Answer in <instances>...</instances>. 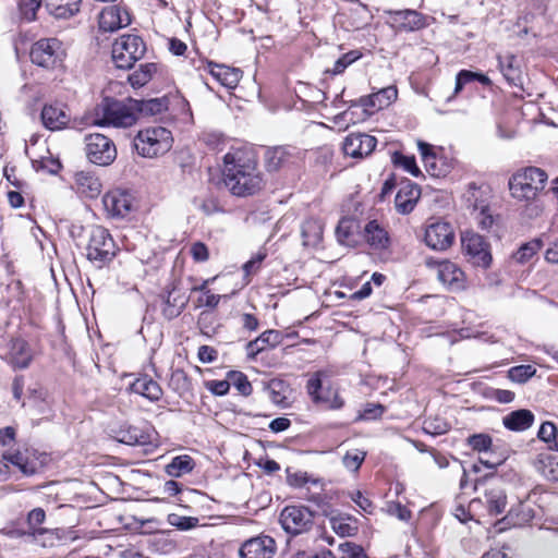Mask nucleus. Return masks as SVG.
Segmentation results:
<instances>
[{
    "label": "nucleus",
    "instance_id": "obj_52",
    "mask_svg": "<svg viewBox=\"0 0 558 558\" xmlns=\"http://www.w3.org/2000/svg\"><path fill=\"white\" fill-rule=\"evenodd\" d=\"M392 161L396 166L403 168L413 177H418L421 174V170L416 166L414 156H405L401 153H395L392 156Z\"/></svg>",
    "mask_w": 558,
    "mask_h": 558
},
{
    "label": "nucleus",
    "instance_id": "obj_28",
    "mask_svg": "<svg viewBox=\"0 0 558 558\" xmlns=\"http://www.w3.org/2000/svg\"><path fill=\"white\" fill-rule=\"evenodd\" d=\"M478 191L480 187H477L475 183H470L466 201L469 202L470 206L473 207L476 214L475 218L481 229L489 230L494 225V218L493 215L489 213V208L486 205L477 204L476 194Z\"/></svg>",
    "mask_w": 558,
    "mask_h": 558
},
{
    "label": "nucleus",
    "instance_id": "obj_48",
    "mask_svg": "<svg viewBox=\"0 0 558 558\" xmlns=\"http://www.w3.org/2000/svg\"><path fill=\"white\" fill-rule=\"evenodd\" d=\"M450 429L449 423L440 416H429L423 422V430L432 436L446 434Z\"/></svg>",
    "mask_w": 558,
    "mask_h": 558
},
{
    "label": "nucleus",
    "instance_id": "obj_26",
    "mask_svg": "<svg viewBox=\"0 0 558 558\" xmlns=\"http://www.w3.org/2000/svg\"><path fill=\"white\" fill-rule=\"evenodd\" d=\"M295 148L290 146H277L268 148L265 153V165L268 171H278L291 163Z\"/></svg>",
    "mask_w": 558,
    "mask_h": 558
},
{
    "label": "nucleus",
    "instance_id": "obj_22",
    "mask_svg": "<svg viewBox=\"0 0 558 558\" xmlns=\"http://www.w3.org/2000/svg\"><path fill=\"white\" fill-rule=\"evenodd\" d=\"M76 192L86 198H96L100 195L102 184L97 175L89 171H78L74 174Z\"/></svg>",
    "mask_w": 558,
    "mask_h": 558
},
{
    "label": "nucleus",
    "instance_id": "obj_63",
    "mask_svg": "<svg viewBox=\"0 0 558 558\" xmlns=\"http://www.w3.org/2000/svg\"><path fill=\"white\" fill-rule=\"evenodd\" d=\"M557 428L551 422H544L538 429V438L545 442H550L555 439Z\"/></svg>",
    "mask_w": 558,
    "mask_h": 558
},
{
    "label": "nucleus",
    "instance_id": "obj_19",
    "mask_svg": "<svg viewBox=\"0 0 558 558\" xmlns=\"http://www.w3.org/2000/svg\"><path fill=\"white\" fill-rule=\"evenodd\" d=\"M99 28L105 32H116L131 24L130 13L119 7L111 5L105 8L99 14Z\"/></svg>",
    "mask_w": 558,
    "mask_h": 558
},
{
    "label": "nucleus",
    "instance_id": "obj_51",
    "mask_svg": "<svg viewBox=\"0 0 558 558\" xmlns=\"http://www.w3.org/2000/svg\"><path fill=\"white\" fill-rule=\"evenodd\" d=\"M535 373L536 368L533 365H518L508 371V377L514 383L523 384L532 378Z\"/></svg>",
    "mask_w": 558,
    "mask_h": 558
},
{
    "label": "nucleus",
    "instance_id": "obj_59",
    "mask_svg": "<svg viewBox=\"0 0 558 558\" xmlns=\"http://www.w3.org/2000/svg\"><path fill=\"white\" fill-rule=\"evenodd\" d=\"M190 253L197 263H204L209 258V251L203 242H195L191 245Z\"/></svg>",
    "mask_w": 558,
    "mask_h": 558
},
{
    "label": "nucleus",
    "instance_id": "obj_53",
    "mask_svg": "<svg viewBox=\"0 0 558 558\" xmlns=\"http://www.w3.org/2000/svg\"><path fill=\"white\" fill-rule=\"evenodd\" d=\"M228 378L241 395L247 397L252 393V385L243 373L230 372Z\"/></svg>",
    "mask_w": 558,
    "mask_h": 558
},
{
    "label": "nucleus",
    "instance_id": "obj_8",
    "mask_svg": "<svg viewBox=\"0 0 558 558\" xmlns=\"http://www.w3.org/2000/svg\"><path fill=\"white\" fill-rule=\"evenodd\" d=\"M282 529L292 535L307 532L314 523V513L306 507L288 506L280 513Z\"/></svg>",
    "mask_w": 558,
    "mask_h": 558
},
{
    "label": "nucleus",
    "instance_id": "obj_3",
    "mask_svg": "<svg viewBox=\"0 0 558 558\" xmlns=\"http://www.w3.org/2000/svg\"><path fill=\"white\" fill-rule=\"evenodd\" d=\"M132 100L130 98L124 102L108 97L104 98L95 108L93 124L113 128H130L134 125L137 121V113Z\"/></svg>",
    "mask_w": 558,
    "mask_h": 558
},
{
    "label": "nucleus",
    "instance_id": "obj_6",
    "mask_svg": "<svg viewBox=\"0 0 558 558\" xmlns=\"http://www.w3.org/2000/svg\"><path fill=\"white\" fill-rule=\"evenodd\" d=\"M146 52L142 37L133 34L122 35L112 45V60L119 69H131Z\"/></svg>",
    "mask_w": 558,
    "mask_h": 558
},
{
    "label": "nucleus",
    "instance_id": "obj_31",
    "mask_svg": "<svg viewBox=\"0 0 558 558\" xmlns=\"http://www.w3.org/2000/svg\"><path fill=\"white\" fill-rule=\"evenodd\" d=\"M364 238L374 250H385L389 245L388 232L376 221L372 220L364 228Z\"/></svg>",
    "mask_w": 558,
    "mask_h": 558
},
{
    "label": "nucleus",
    "instance_id": "obj_61",
    "mask_svg": "<svg viewBox=\"0 0 558 558\" xmlns=\"http://www.w3.org/2000/svg\"><path fill=\"white\" fill-rule=\"evenodd\" d=\"M222 298H227V295L214 294L211 291H206L202 296L197 299L198 306H206L208 308H216Z\"/></svg>",
    "mask_w": 558,
    "mask_h": 558
},
{
    "label": "nucleus",
    "instance_id": "obj_39",
    "mask_svg": "<svg viewBox=\"0 0 558 558\" xmlns=\"http://www.w3.org/2000/svg\"><path fill=\"white\" fill-rule=\"evenodd\" d=\"M137 116L140 113L145 116H156L168 109V100L166 98H153L147 100H132Z\"/></svg>",
    "mask_w": 558,
    "mask_h": 558
},
{
    "label": "nucleus",
    "instance_id": "obj_21",
    "mask_svg": "<svg viewBox=\"0 0 558 558\" xmlns=\"http://www.w3.org/2000/svg\"><path fill=\"white\" fill-rule=\"evenodd\" d=\"M397 88L388 86L368 96L361 97L356 105L363 107L366 111L380 110L390 106L397 99Z\"/></svg>",
    "mask_w": 558,
    "mask_h": 558
},
{
    "label": "nucleus",
    "instance_id": "obj_44",
    "mask_svg": "<svg viewBox=\"0 0 558 558\" xmlns=\"http://www.w3.org/2000/svg\"><path fill=\"white\" fill-rule=\"evenodd\" d=\"M266 391L272 403L280 407H286L288 404L287 393L289 391V386L283 380H270L266 386Z\"/></svg>",
    "mask_w": 558,
    "mask_h": 558
},
{
    "label": "nucleus",
    "instance_id": "obj_46",
    "mask_svg": "<svg viewBox=\"0 0 558 558\" xmlns=\"http://www.w3.org/2000/svg\"><path fill=\"white\" fill-rule=\"evenodd\" d=\"M156 71L157 65L155 63L142 64L138 70L129 75V82L133 87H142L151 80Z\"/></svg>",
    "mask_w": 558,
    "mask_h": 558
},
{
    "label": "nucleus",
    "instance_id": "obj_29",
    "mask_svg": "<svg viewBox=\"0 0 558 558\" xmlns=\"http://www.w3.org/2000/svg\"><path fill=\"white\" fill-rule=\"evenodd\" d=\"M207 68L217 82L230 89L236 87L242 77V72L239 69L230 68L225 64L209 62Z\"/></svg>",
    "mask_w": 558,
    "mask_h": 558
},
{
    "label": "nucleus",
    "instance_id": "obj_54",
    "mask_svg": "<svg viewBox=\"0 0 558 558\" xmlns=\"http://www.w3.org/2000/svg\"><path fill=\"white\" fill-rule=\"evenodd\" d=\"M168 522L181 531L194 529L198 524V519L194 517H183L179 514H169Z\"/></svg>",
    "mask_w": 558,
    "mask_h": 558
},
{
    "label": "nucleus",
    "instance_id": "obj_1",
    "mask_svg": "<svg viewBox=\"0 0 558 558\" xmlns=\"http://www.w3.org/2000/svg\"><path fill=\"white\" fill-rule=\"evenodd\" d=\"M223 182L230 193L247 197L260 192L265 185L255 154L248 149L235 148L223 157Z\"/></svg>",
    "mask_w": 558,
    "mask_h": 558
},
{
    "label": "nucleus",
    "instance_id": "obj_55",
    "mask_svg": "<svg viewBox=\"0 0 558 558\" xmlns=\"http://www.w3.org/2000/svg\"><path fill=\"white\" fill-rule=\"evenodd\" d=\"M468 444L473 450L488 451L492 447V437L487 434H474L468 438Z\"/></svg>",
    "mask_w": 558,
    "mask_h": 558
},
{
    "label": "nucleus",
    "instance_id": "obj_12",
    "mask_svg": "<svg viewBox=\"0 0 558 558\" xmlns=\"http://www.w3.org/2000/svg\"><path fill=\"white\" fill-rule=\"evenodd\" d=\"M31 60L43 68H53L61 61V44L56 38L36 41L31 49Z\"/></svg>",
    "mask_w": 558,
    "mask_h": 558
},
{
    "label": "nucleus",
    "instance_id": "obj_36",
    "mask_svg": "<svg viewBox=\"0 0 558 558\" xmlns=\"http://www.w3.org/2000/svg\"><path fill=\"white\" fill-rule=\"evenodd\" d=\"M303 245L314 247L323 239V225L316 219H306L301 227Z\"/></svg>",
    "mask_w": 558,
    "mask_h": 558
},
{
    "label": "nucleus",
    "instance_id": "obj_15",
    "mask_svg": "<svg viewBox=\"0 0 558 558\" xmlns=\"http://www.w3.org/2000/svg\"><path fill=\"white\" fill-rule=\"evenodd\" d=\"M377 144L376 137L365 133H350L342 143L345 156L362 159L373 153Z\"/></svg>",
    "mask_w": 558,
    "mask_h": 558
},
{
    "label": "nucleus",
    "instance_id": "obj_17",
    "mask_svg": "<svg viewBox=\"0 0 558 558\" xmlns=\"http://www.w3.org/2000/svg\"><path fill=\"white\" fill-rule=\"evenodd\" d=\"M391 25L399 32H415L427 26L426 16L415 10L388 11Z\"/></svg>",
    "mask_w": 558,
    "mask_h": 558
},
{
    "label": "nucleus",
    "instance_id": "obj_27",
    "mask_svg": "<svg viewBox=\"0 0 558 558\" xmlns=\"http://www.w3.org/2000/svg\"><path fill=\"white\" fill-rule=\"evenodd\" d=\"M132 392L143 396L151 402L160 400L163 395L160 385L148 375H141L130 386Z\"/></svg>",
    "mask_w": 558,
    "mask_h": 558
},
{
    "label": "nucleus",
    "instance_id": "obj_41",
    "mask_svg": "<svg viewBox=\"0 0 558 558\" xmlns=\"http://www.w3.org/2000/svg\"><path fill=\"white\" fill-rule=\"evenodd\" d=\"M543 247L541 239H533L522 244L517 252L512 254V259L518 264L529 263Z\"/></svg>",
    "mask_w": 558,
    "mask_h": 558
},
{
    "label": "nucleus",
    "instance_id": "obj_23",
    "mask_svg": "<svg viewBox=\"0 0 558 558\" xmlns=\"http://www.w3.org/2000/svg\"><path fill=\"white\" fill-rule=\"evenodd\" d=\"M34 357V352L28 342L22 338H15L10 343L9 361L14 368H27Z\"/></svg>",
    "mask_w": 558,
    "mask_h": 558
},
{
    "label": "nucleus",
    "instance_id": "obj_38",
    "mask_svg": "<svg viewBox=\"0 0 558 558\" xmlns=\"http://www.w3.org/2000/svg\"><path fill=\"white\" fill-rule=\"evenodd\" d=\"M34 541L43 547H52L60 542L64 535V532L59 529H44L34 527L32 532H27Z\"/></svg>",
    "mask_w": 558,
    "mask_h": 558
},
{
    "label": "nucleus",
    "instance_id": "obj_37",
    "mask_svg": "<svg viewBox=\"0 0 558 558\" xmlns=\"http://www.w3.org/2000/svg\"><path fill=\"white\" fill-rule=\"evenodd\" d=\"M195 468L193 458L189 454L174 457L170 463L166 465V473L171 477H181L189 474Z\"/></svg>",
    "mask_w": 558,
    "mask_h": 558
},
{
    "label": "nucleus",
    "instance_id": "obj_64",
    "mask_svg": "<svg viewBox=\"0 0 558 558\" xmlns=\"http://www.w3.org/2000/svg\"><path fill=\"white\" fill-rule=\"evenodd\" d=\"M198 359L202 363H213L218 357L216 349L209 345H202L198 348Z\"/></svg>",
    "mask_w": 558,
    "mask_h": 558
},
{
    "label": "nucleus",
    "instance_id": "obj_30",
    "mask_svg": "<svg viewBox=\"0 0 558 558\" xmlns=\"http://www.w3.org/2000/svg\"><path fill=\"white\" fill-rule=\"evenodd\" d=\"M499 69L511 86L522 85V73L514 54L507 53L498 57Z\"/></svg>",
    "mask_w": 558,
    "mask_h": 558
},
{
    "label": "nucleus",
    "instance_id": "obj_62",
    "mask_svg": "<svg viewBox=\"0 0 558 558\" xmlns=\"http://www.w3.org/2000/svg\"><path fill=\"white\" fill-rule=\"evenodd\" d=\"M46 519V512L43 508H35L29 511L27 515V523L29 525V532L33 531L34 527H38L41 523H44Z\"/></svg>",
    "mask_w": 558,
    "mask_h": 558
},
{
    "label": "nucleus",
    "instance_id": "obj_40",
    "mask_svg": "<svg viewBox=\"0 0 558 558\" xmlns=\"http://www.w3.org/2000/svg\"><path fill=\"white\" fill-rule=\"evenodd\" d=\"M330 526L332 531L341 537L354 536L359 531L356 521L351 517H332L330 518Z\"/></svg>",
    "mask_w": 558,
    "mask_h": 558
},
{
    "label": "nucleus",
    "instance_id": "obj_60",
    "mask_svg": "<svg viewBox=\"0 0 558 558\" xmlns=\"http://www.w3.org/2000/svg\"><path fill=\"white\" fill-rule=\"evenodd\" d=\"M205 387L211 393L216 396H225L228 393L230 389L229 380H207L205 381Z\"/></svg>",
    "mask_w": 558,
    "mask_h": 558
},
{
    "label": "nucleus",
    "instance_id": "obj_11",
    "mask_svg": "<svg viewBox=\"0 0 558 558\" xmlns=\"http://www.w3.org/2000/svg\"><path fill=\"white\" fill-rule=\"evenodd\" d=\"M102 204L108 216L112 218H124L135 208L134 196L121 189L107 192L102 197Z\"/></svg>",
    "mask_w": 558,
    "mask_h": 558
},
{
    "label": "nucleus",
    "instance_id": "obj_42",
    "mask_svg": "<svg viewBox=\"0 0 558 558\" xmlns=\"http://www.w3.org/2000/svg\"><path fill=\"white\" fill-rule=\"evenodd\" d=\"M417 147L427 171L434 177L441 175L442 171L437 165V156L434 147L422 141L417 143Z\"/></svg>",
    "mask_w": 558,
    "mask_h": 558
},
{
    "label": "nucleus",
    "instance_id": "obj_35",
    "mask_svg": "<svg viewBox=\"0 0 558 558\" xmlns=\"http://www.w3.org/2000/svg\"><path fill=\"white\" fill-rule=\"evenodd\" d=\"M281 342V333L277 330H266L255 340L247 343V351L250 355L255 356L264 351L268 345L276 347Z\"/></svg>",
    "mask_w": 558,
    "mask_h": 558
},
{
    "label": "nucleus",
    "instance_id": "obj_10",
    "mask_svg": "<svg viewBox=\"0 0 558 558\" xmlns=\"http://www.w3.org/2000/svg\"><path fill=\"white\" fill-rule=\"evenodd\" d=\"M326 377H328L327 371L313 373L306 383V392L314 404L324 405L329 410H339L344 405V401L338 391H335L332 397L322 393L323 379Z\"/></svg>",
    "mask_w": 558,
    "mask_h": 558
},
{
    "label": "nucleus",
    "instance_id": "obj_14",
    "mask_svg": "<svg viewBox=\"0 0 558 558\" xmlns=\"http://www.w3.org/2000/svg\"><path fill=\"white\" fill-rule=\"evenodd\" d=\"M424 241L432 250L446 251L454 242V230L449 222H433L425 229Z\"/></svg>",
    "mask_w": 558,
    "mask_h": 558
},
{
    "label": "nucleus",
    "instance_id": "obj_33",
    "mask_svg": "<svg viewBox=\"0 0 558 558\" xmlns=\"http://www.w3.org/2000/svg\"><path fill=\"white\" fill-rule=\"evenodd\" d=\"M82 0H49L48 13L56 19H70L80 11Z\"/></svg>",
    "mask_w": 558,
    "mask_h": 558
},
{
    "label": "nucleus",
    "instance_id": "obj_49",
    "mask_svg": "<svg viewBox=\"0 0 558 558\" xmlns=\"http://www.w3.org/2000/svg\"><path fill=\"white\" fill-rule=\"evenodd\" d=\"M366 454V451L362 449L349 450L342 458V464L347 470L351 472H357L360 466L364 462Z\"/></svg>",
    "mask_w": 558,
    "mask_h": 558
},
{
    "label": "nucleus",
    "instance_id": "obj_25",
    "mask_svg": "<svg viewBox=\"0 0 558 558\" xmlns=\"http://www.w3.org/2000/svg\"><path fill=\"white\" fill-rule=\"evenodd\" d=\"M420 187L416 184L407 182L399 189L396 195L395 205L397 211L403 215L411 213L420 199Z\"/></svg>",
    "mask_w": 558,
    "mask_h": 558
},
{
    "label": "nucleus",
    "instance_id": "obj_20",
    "mask_svg": "<svg viewBox=\"0 0 558 558\" xmlns=\"http://www.w3.org/2000/svg\"><path fill=\"white\" fill-rule=\"evenodd\" d=\"M3 459L16 466L25 475H33L43 466V462L37 457L36 451L32 449L5 453Z\"/></svg>",
    "mask_w": 558,
    "mask_h": 558
},
{
    "label": "nucleus",
    "instance_id": "obj_43",
    "mask_svg": "<svg viewBox=\"0 0 558 558\" xmlns=\"http://www.w3.org/2000/svg\"><path fill=\"white\" fill-rule=\"evenodd\" d=\"M533 517V510L529 506L519 504L517 507H513L508 511L505 520L514 526H522L531 522Z\"/></svg>",
    "mask_w": 558,
    "mask_h": 558
},
{
    "label": "nucleus",
    "instance_id": "obj_47",
    "mask_svg": "<svg viewBox=\"0 0 558 558\" xmlns=\"http://www.w3.org/2000/svg\"><path fill=\"white\" fill-rule=\"evenodd\" d=\"M48 1L49 0H20L19 9L22 17L27 22L35 21L37 19V12L43 5L48 10Z\"/></svg>",
    "mask_w": 558,
    "mask_h": 558
},
{
    "label": "nucleus",
    "instance_id": "obj_2",
    "mask_svg": "<svg viewBox=\"0 0 558 558\" xmlns=\"http://www.w3.org/2000/svg\"><path fill=\"white\" fill-rule=\"evenodd\" d=\"M547 173L537 167H525L515 171L509 179L511 196L520 202L533 203L547 184Z\"/></svg>",
    "mask_w": 558,
    "mask_h": 558
},
{
    "label": "nucleus",
    "instance_id": "obj_24",
    "mask_svg": "<svg viewBox=\"0 0 558 558\" xmlns=\"http://www.w3.org/2000/svg\"><path fill=\"white\" fill-rule=\"evenodd\" d=\"M41 121L48 130L57 131L66 126L70 117L63 105L51 104L44 106L41 110Z\"/></svg>",
    "mask_w": 558,
    "mask_h": 558
},
{
    "label": "nucleus",
    "instance_id": "obj_7",
    "mask_svg": "<svg viewBox=\"0 0 558 558\" xmlns=\"http://www.w3.org/2000/svg\"><path fill=\"white\" fill-rule=\"evenodd\" d=\"M85 151L88 160L98 166H109L117 158L114 143L100 133L85 136Z\"/></svg>",
    "mask_w": 558,
    "mask_h": 558
},
{
    "label": "nucleus",
    "instance_id": "obj_34",
    "mask_svg": "<svg viewBox=\"0 0 558 558\" xmlns=\"http://www.w3.org/2000/svg\"><path fill=\"white\" fill-rule=\"evenodd\" d=\"M485 499L489 514L499 515L507 507V496L499 486H492L485 492Z\"/></svg>",
    "mask_w": 558,
    "mask_h": 558
},
{
    "label": "nucleus",
    "instance_id": "obj_18",
    "mask_svg": "<svg viewBox=\"0 0 558 558\" xmlns=\"http://www.w3.org/2000/svg\"><path fill=\"white\" fill-rule=\"evenodd\" d=\"M189 295L185 294L174 282L168 286L162 295V315L168 320L178 317L189 303Z\"/></svg>",
    "mask_w": 558,
    "mask_h": 558
},
{
    "label": "nucleus",
    "instance_id": "obj_57",
    "mask_svg": "<svg viewBox=\"0 0 558 558\" xmlns=\"http://www.w3.org/2000/svg\"><path fill=\"white\" fill-rule=\"evenodd\" d=\"M265 258H266L265 251L259 250L256 254H254L252 256V258L250 260H247L242 267V269L245 274V277L255 275L259 270L260 265Z\"/></svg>",
    "mask_w": 558,
    "mask_h": 558
},
{
    "label": "nucleus",
    "instance_id": "obj_16",
    "mask_svg": "<svg viewBox=\"0 0 558 558\" xmlns=\"http://www.w3.org/2000/svg\"><path fill=\"white\" fill-rule=\"evenodd\" d=\"M277 546L272 537L258 535L245 541L240 549L241 558H272Z\"/></svg>",
    "mask_w": 558,
    "mask_h": 558
},
{
    "label": "nucleus",
    "instance_id": "obj_9",
    "mask_svg": "<svg viewBox=\"0 0 558 558\" xmlns=\"http://www.w3.org/2000/svg\"><path fill=\"white\" fill-rule=\"evenodd\" d=\"M461 244L464 255L472 265L482 268L489 267L492 254L482 235L466 231L462 233Z\"/></svg>",
    "mask_w": 558,
    "mask_h": 558
},
{
    "label": "nucleus",
    "instance_id": "obj_56",
    "mask_svg": "<svg viewBox=\"0 0 558 558\" xmlns=\"http://www.w3.org/2000/svg\"><path fill=\"white\" fill-rule=\"evenodd\" d=\"M341 558H368L362 546L345 542L339 545Z\"/></svg>",
    "mask_w": 558,
    "mask_h": 558
},
{
    "label": "nucleus",
    "instance_id": "obj_58",
    "mask_svg": "<svg viewBox=\"0 0 558 558\" xmlns=\"http://www.w3.org/2000/svg\"><path fill=\"white\" fill-rule=\"evenodd\" d=\"M387 513L405 522L412 517L411 511L399 501L387 502Z\"/></svg>",
    "mask_w": 558,
    "mask_h": 558
},
{
    "label": "nucleus",
    "instance_id": "obj_13",
    "mask_svg": "<svg viewBox=\"0 0 558 558\" xmlns=\"http://www.w3.org/2000/svg\"><path fill=\"white\" fill-rule=\"evenodd\" d=\"M426 265L430 269H435L437 278L440 282L446 284L451 290H462L465 283L464 272L457 266V264L444 259H426Z\"/></svg>",
    "mask_w": 558,
    "mask_h": 558
},
{
    "label": "nucleus",
    "instance_id": "obj_45",
    "mask_svg": "<svg viewBox=\"0 0 558 558\" xmlns=\"http://www.w3.org/2000/svg\"><path fill=\"white\" fill-rule=\"evenodd\" d=\"M119 441L130 446H143L149 442V436L135 426L119 432Z\"/></svg>",
    "mask_w": 558,
    "mask_h": 558
},
{
    "label": "nucleus",
    "instance_id": "obj_50",
    "mask_svg": "<svg viewBox=\"0 0 558 558\" xmlns=\"http://www.w3.org/2000/svg\"><path fill=\"white\" fill-rule=\"evenodd\" d=\"M362 57L361 52L357 50L349 51L342 54L335 63L331 69H328L326 73H330L332 75H338L344 72V70L352 64L354 61L359 60Z\"/></svg>",
    "mask_w": 558,
    "mask_h": 558
},
{
    "label": "nucleus",
    "instance_id": "obj_32",
    "mask_svg": "<svg viewBox=\"0 0 558 558\" xmlns=\"http://www.w3.org/2000/svg\"><path fill=\"white\" fill-rule=\"evenodd\" d=\"M534 414L530 410L513 411L502 418L506 428L513 432H523L532 426Z\"/></svg>",
    "mask_w": 558,
    "mask_h": 558
},
{
    "label": "nucleus",
    "instance_id": "obj_5",
    "mask_svg": "<svg viewBox=\"0 0 558 558\" xmlns=\"http://www.w3.org/2000/svg\"><path fill=\"white\" fill-rule=\"evenodd\" d=\"M85 250L87 259L100 268L113 259L118 247L106 228L94 226Z\"/></svg>",
    "mask_w": 558,
    "mask_h": 558
},
{
    "label": "nucleus",
    "instance_id": "obj_4",
    "mask_svg": "<svg viewBox=\"0 0 558 558\" xmlns=\"http://www.w3.org/2000/svg\"><path fill=\"white\" fill-rule=\"evenodd\" d=\"M171 132L163 126H151L141 130L134 137L133 146L138 155L154 158L163 155L172 147Z\"/></svg>",
    "mask_w": 558,
    "mask_h": 558
}]
</instances>
